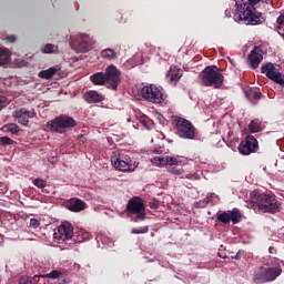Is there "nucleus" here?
<instances>
[{
	"mask_svg": "<svg viewBox=\"0 0 284 284\" xmlns=\"http://www.w3.org/2000/svg\"><path fill=\"white\" fill-rule=\"evenodd\" d=\"M250 199L246 201V207L257 210V212H263L264 214H276L281 207V202L273 194H266L255 190L251 192Z\"/></svg>",
	"mask_w": 284,
	"mask_h": 284,
	"instance_id": "obj_1",
	"label": "nucleus"
},
{
	"mask_svg": "<svg viewBox=\"0 0 284 284\" xmlns=\"http://www.w3.org/2000/svg\"><path fill=\"white\" fill-rule=\"evenodd\" d=\"M261 0H246V2L236 3L235 19L244 21L247 26H258L265 22L262 13H256L254 6H258Z\"/></svg>",
	"mask_w": 284,
	"mask_h": 284,
	"instance_id": "obj_2",
	"label": "nucleus"
},
{
	"mask_svg": "<svg viewBox=\"0 0 284 284\" xmlns=\"http://www.w3.org/2000/svg\"><path fill=\"white\" fill-rule=\"evenodd\" d=\"M283 274V268L281 264L276 262V260L272 261L271 264H265L261 266L253 275V283L263 284V283H272L278 278Z\"/></svg>",
	"mask_w": 284,
	"mask_h": 284,
	"instance_id": "obj_3",
	"label": "nucleus"
},
{
	"mask_svg": "<svg viewBox=\"0 0 284 284\" xmlns=\"http://www.w3.org/2000/svg\"><path fill=\"white\" fill-rule=\"evenodd\" d=\"M201 79L205 88H215V90H219L223 85L225 77L219 71V67L211 65L202 71Z\"/></svg>",
	"mask_w": 284,
	"mask_h": 284,
	"instance_id": "obj_4",
	"label": "nucleus"
},
{
	"mask_svg": "<svg viewBox=\"0 0 284 284\" xmlns=\"http://www.w3.org/2000/svg\"><path fill=\"white\" fill-rule=\"evenodd\" d=\"M45 128H48L50 132L63 134L65 130L77 128V120L69 115H58L53 120L48 121Z\"/></svg>",
	"mask_w": 284,
	"mask_h": 284,
	"instance_id": "obj_5",
	"label": "nucleus"
},
{
	"mask_svg": "<svg viewBox=\"0 0 284 284\" xmlns=\"http://www.w3.org/2000/svg\"><path fill=\"white\" fill-rule=\"evenodd\" d=\"M173 122L175 124V131L178 136H181V139H194L196 134V129L194 128V124L190 122V120H185L181 116H174Z\"/></svg>",
	"mask_w": 284,
	"mask_h": 284,
	"instance_id": "obj_6",
	"label": "nucleus"
},
{
	"mask_svg": "<svg viewBox=\"0 0 284 284\" xmlns=\"http://www.w3.org/2000/svg\"><path fill=\"white\" fill-rule=\"evenodd\" d=\"M111 163L113 168H115V170H119L120 172H134V170H136V168L139 166V163H133L130 155L125 154L112 156Z\"/></svg>",
	"mask_w": 284,
	"mask_h": 284,
	"instance_id": "obj_7",
	"label": "nucleus"
},
{
	"mask_svg": "<svg viewBox=\"0 0 284 284\" xmlns=\"http://www.w3.org/2000/svg\"><path fill=\"white\" fill-rule=\"evenodd\" d=\"M128 214H135V219L138 221H145V204L143 203V199L139 196H134L129 200L126 204Z\"/></svg>",
	"mask_w": 284,
	"mask_h": 284,
	"instance_id": "obj_8",
	"label": "nucleus"
},
{
	"mask_svg": "<svg viewBox=\"0 0 284 284\" xmlns=\"http://www.w3.org/2000/svg\"><path fill=\"white\" fill-rule=\"evenodd\" d=\"M262 74H265L267 79L271 81H274V83H277V85H282L284 88V79L283 73H281V70L274 65L272 62H267L261 68Z\"/></svg>",
	"mask_w": 284,
	"mask_h": 284,
	"instance_id": "obj_9",
	"label": "nucleus"
},
{
	"mask_svg": "<svg viewBox=\"0 0 284 284\" xmlns=\"http://www.w3.org/2000/svg\"><path fill=\"white\" fill-rule=\"evenodd\" d=\"M141 95L142 99H145V101H150L151 103H163L164 101L163 92L154 84L143 87Z\"/></svg>",
	"mask_w": 284,
	"mask_h": 284,
	"instance_id": "obj_10",
	"label": "nucleus"
},
{
	"mask_svg": "<svg viewBox=\"0 0 284 284\" xmlns=\"http://www.w3.org/2000/svg\"><path fill=\"white\" fill-rule=\"evenodd\" d=\"M104 79L106 87L111 90H116L121 84V71L115 65L111 64L105 69Z\"/></svg>",
	"mask_w": 284,
	"mask_h": 284,
	"instance_id": "obj_11",
	"label": "nucleus"
},
{
	"mask_svg": "<svg viewBox=\"0 0 284 284\" xmlns=\"http://www.w3.org/2000/svg\"><path fill=\"white\" fill-rule=\"evenodd\" d=\"M237 150L243 156H250V154L258 152V140H256L254 135H247L245 140L240 143Z\"/></svg>",
	"mask_w": 284,
	"mask_h": 284,
	"instance_id": "obj_12",
	"label": "nucleus"
},
{
	"mask_svg": "<svg viewBox=\"0 0 284 284\" xmlns=\"http://www.w3.org/2000/svg\"><path fill=\"white\" fill-rule=\"evenodd\" d=\"M74 236V227L69 222H63L59 227L58 232L54 233V239L57 241H62L68 243L70 241L72 243V239Z\"/></svg>",
	"mask_w": 284,
	"mask_h": 284,
	"instance_id": "obj_13",
	"label": "nucleus"
},
{
	"mask_svg": "<svg viewBox=\"0 0 284 284\" xmlns=\"http://www.w3.org/2000/svg\"><path fill=\"white\" fill-rule=\"evenodd\" d=\"M216 219L220 223H223L224 225H227L231 221L233 225H236L241 223V219H243V214H241V211L239 209H233L232 211H226L217 214Z\"/></svg>",
	"mask_w": 284,
	"mask_h": 284,
	"instance_id": "obj_14",
	"label": "nucleus"
},
{
	"mask_svg": "<svg viewBox=\"0 0 284 284\" xmlns=\"http://www.w3.org/2000/svg\"><path fill=\"white\" fill-rule=\"evenodd\" d=\"M89 36L80 33L79 37H71L72 48H78L79 52H88L90 50Z\"/></svg>",
	"mask_w": 284,
	"mask_h": 284,
	"instance_id": "obj_15",
	"label": "nucleus"
},
{
	"mask_svg": "<svg viewBox=\"0 0 284 284\" xmlns=\"http://www.w3.org/2000/svg\"><path fill=\"white\" fill-rule=\"evenodd\" d=\"M37 112L34 110L28 111V109L22 108L13 112V118L18 119V123L21 125H28L30 119H34Z\"/></svg>",
	"mask_w": 284,
	"mask_h": 284,
	"instance_id": "obj_16",
	"label": "nucleus"
},
{
	"mask_svg": "<svg viewBox=\"0 0 284 284\" xmlns=\"http://www.w3.org/2000/svg\"><path fill=\"white\" fill-rule=\"evenodd\" d=\"M248 64L252 70H256L261 62L263 61V49L260 47H254V49L248 53Z\"/></svg>",
	"mask_w": 284,
	"mask_h": 284,
	"instance_id": "obj_17",
	"label": "nucleus"
},
{
	"mask_svg": "<svg viewBox=\"0 0 284 284\" xmlns=\"http://www.w3.org/2000/svg\"><path fill=\"white\" fill-rule=\"evenodd\" d=\"M153 163H155L156 165H179V159L174 156H154Z\"/></svg>",
	"mask_w": 284,
	"mask_h": 284,
	"instance_id": "obj_18",
	"label": "nucleus"
},
{
	"mask_svg": "<svg viewBox=\"0 0 284 284\" xmlns=\"http://www.w3.org/2000/svg\"><path fill=\"white\" fill-rule=\"evenodd\" d=\"M104 99L105 98H103V95L97 91H88L84 94V100L87 101V103H101V101H103Z\"/></svg>",
	"mask_w": 284,
	"mask_h": 284,
	"instance_id": "obj_19",
	"label": "nucleus"
},
{
	"mask_svg": "<svg viewBox=\"0 0 284 284\" xmlns=\"http://www.w3.org/2000/svg\"><path fill=\"white\" fill-rule=\"evenodd\" d=\"M68 209L70 212H83V210H85V202L79 199H73L69 203Z\"/></svg>",
	"mask_w": 284,
	"mask_h": 284,
	"instance_id": "obj_20",
	"label": "nucleus"
},
{
	"mask_svg": "<svg viewBox=\"0 0 284 284\" xmlns=\"http://www.w3.org/2000/svg\"><path fill=\"white\" fill-rule=\"evenodd\" d=\"M88 239H90V233L80 229L75 234H73L71 243H83V241H88Z\"/></svg>",
	"mask_w": 284,
	"mask_h": 284,
	"instance_id": "obj_21",
	"label": "nucleus"
},
{
	"mask_svg": "<svg viewBox=\"0 0 284 284\" xmlns=\"http://www.w3.org/2000/svg\"><path fill=\"white\" fill-rule=\"evenodd\" d=\"M169 77H170V81H173L176 83V82L181 81V77H183V74L181 73V69H179V67L174 65V67L170 68Z\"/></svg>",
	"mask_w": 284,
	"mask_h": 284,
	"instance_id": "obj_22",
	"label": "nucleus"
},
{
	"mask_svg": "<svg viewBox=\"0 0 284 284\" xmlns=\"http://www.w3.org/2000/svg\"><path fill=\"white\" fill-rule=\"evenodd\" d=\"M94 85H106L105 73L98 72L90 77Z\"/></svg>",
	"mask_w": 284,
	"mask_h": 284,
	"instance_id": "obj_23",
	"label": "nucleus"
},
{
	"mask_svg": "<svg viewBox=\"0 0 284 284\" xmlns=\"http://www.w3.org/2000/svg\"><path fill=\"white\" fill-rule=\"evenodd\" d=\"M245 97L248 101H258L261 100V97H263V93H261V90L258 89H250L248 91H245Z\"/></svg>",
	"mask_w": 284,
	"mask_h": 284,
	"instance_id": "obj_24",
	"label": "nucleus"
},
{
	"mask_svg": "<svg viewBox=\"0 0 284 284\" xmlns=\"http://www.w3.org/2000/svg\"><path fill=\"white\" fill-rule=\"evenodd\" d=\"M57 72H59V68L51 67L47 70L40 71L39 77H40V79H52V77H54V74H57Z\"/></svg>",
	"mask_w": 284,
	"mask_h": 284,
	"instance_id": "obj_25",
	"label": "nucleus"
},
{
	"mask_svg": "<svg viewBox=\"0 0 284 284\" xmlns=\"http://www.w3.org/2000/svg\"><path fill=\"white\" fill-rule=\"evenodd\" d=\"M10 50L0 48V65H8L10 63Z\"/></svg>",
	"mask_w": 284,
	"mask_h": 284,
	"instance_id": "obj_26",
	"label": "nucleus"
},
{
	"mask_svg": "<svg viewBox=\"0 0 284 284\" xmlns=\"http://www.w3.org/2000/svg\"><path fill=\"white\" fill-rule=\"evenodd\" d=\"M101 58L108 61H114L116 59V52L113 49H104L101 51Z\"/></svg>",
	"mask_w": 284,
	"mask_h": 284,
	"instance_id": "obj_27",
	"label": "nucleus"
},
{
	"mask_svg": "<svg viewBox=\"0 0 284 284\" xmlns=\"http://www.w3.org/2000/svg\"><path fill=\"white\" fill-rule=\"evenodd\" d=\"M248 130L252 134H256V132H261L263 128L261 126L258 120H252L248 124Z\"/></svg>",
	"mask_w": 284,
	"mask_h": 284,
	"instance_id": "obj_28",
	"label": "nucleus"
},
{
	"mask_svg": "<svg viewBox=\"0 0 284 284\" xmlns=\"http://www.w3.org/2000/svg\"><path fill=\"white\" fill-rule=\"evenodd\" d=\"M140 123H142V125L146 128V130H152V128L154 126V121L145 115L140 119Z\"/></svg>",
	"mask_w": 284,
	"mask_h": 284,
	"instance_id": "obj_29",
	"label": "nucleus"
},
{
	"mask_svg": "<svg viewBox=\"0 0 284 284\" xmlns=\"http://www.w3.org/2000/svg\"><path fill=\"white\" fill-rule=\"evenodd\" d=\"M4 130H7V132H11V134H19V125L16 123L6 124Z\"/></svg>",
	"mask_w": 284,
	"mask_h": 284,
	"instance_id": "obj_30",
	"label": "nucleus"
},
{
	"mask_svg": "<svg viewBox=\"0 0 284 284\" xmlns=\"http://www.w3.org/2000/svg\"><path fill=\"white\" fill-rule=\"evenodd\" d=\"M207 203H210V197H205L204 200H200L199 202H195L194 207H196V210L207 207Z\"/></svg>",
	"mask_w": 284,
	"mask_h": 284,
	"instance_id": "obj_31",
	"label": "nucleus"
},
{
	"mask_svg": "<svg viewBox=\"0 0 284 284\" xmlns=\"http://www.w3.org/2000/svg\"><path fill=\"white\" fill-rule=\"evenodd\" d=\"M150 232L149 226H140L139 229H132L131 234H148Z\"/></svg>",
	"mask_w": 284,
	"mask_h": 284,
	"instance_id": "obj_32",
	"label": "nucleus"
},
{
	"mask_svg": "<svg viewBox=\"0 0 284 284\" xmlns=\"http://www.w3.org/2000/svg\"><path fill=\"white\" fill-rule=\"evenodd\" d=\"M58 48L54 44H45L43 48V53L44 54H52L57 52Z\"/></svg>",
	"mask_w": 284,
	"mask_h": 284,
	"instance_id": "obj_33",
	"label": "nucleus"
},
{
	"mask_svg": "<svg viewBox=\"0 0 284 284\" xmlns=\"http://www.w3.org/2000/svg\"><path fill=\"white\" fill-rule=\"evenodd\" d=\"M41 278H59L61 276V271H52L51 273L40 275Z\"/></svg>",
	"mask_w": 284,
	"mask_h": 284,
	"instance_id": "obj_34",
	"label": "nucleus"
},
{
	"mask_svg": "<svg viewBox=\"0 0 284 284\" xmlns=\"http://www.w3.org/2000/svg\"><path fill=\"white\" fill-rule=\"evenodd\" d=\"M33 184L36 185V187L43 190V187H45V185H48V182L43 179H36V180H33Z\"/></svg>",
	"mask_w": 284,
	"mask_h": 284,
	"instance_id": "obj_35",
	"label": "nucleus"
},
{
	"mask_svg": "<svg viewBox=\"0 0 284 284\" xmlns=\"http://www.w3.org/2000/svg\"><path fill=\"white\" fill-rule=\"evenodd\" d=\"M14 143L13 139H10L8 136L0 138V145H12Z\"/></svg>",
	"mask_w": 284,
	"mask_h": 284,
	"instance_id": "obj_36",
	"label": "nucleus"
},
{
	"mask_svg": "<svg viewBox=\"0 0 284 284\" xmlns=\"http://www.w3.org/2000/svg\"><path fill=\"white\" fill-rule=\"evenodd\" d=\"M168 172L170 174H174L175 176H180V174H183V169H179L176 166L168 169Z\"/></svg>",
	"mask_w": 284,
	"mask_h": 284,
	"instance_id": "obj_37",
	"label": "nucleus"
},
{
	"mask_svg": "<svg viewBox=\"0 0 284 284\" xmlns=\"http://www.w3.org/2000/svg\"><path fill=\"white\" fill-rule=\"evenodd\" d=\"M29 225H30V227H32L33 230H37V227H39V225H41V223H40L39 220H37V219H31Z\"/></svg>",
	"mask_w": 284,
	"mask_h": 284,
	"instance_id": "obj_38",
	"label": "nucleus"
},
{
	"mask_svg": "<svg viewBox=\"0 0 284 284\" xmlns=\"http://www.w3.org/2000/svg\"><path fill=\"white\" fill-rule=\"evenodd\" d=\"M8 99L3 95H0V110H3V108H6V105H8L7 103Z\"/></svg>",
	"mask_w": 284,
	"mask_h": 284,
	"instance_id": "obj_39",
	"label": "nucleus"
},
{
	"mask_svg": "<svg viewBox=\"0 0 284 284\" xmlns=\"http://www.w3.org/2000/svg\"><path fill=\"white\" fill-rule=\"evenodd\" d=\"M185 179H189L190 181H199V174L193 173V174H186Z\"/></svg>",
	"mask_w": 284,
	"mask_h": 284,
	"instance_id": "obj_40",
	"label": "nucleus"
},
{
	"mask_svg": "<svg viewBox=\"0 0 284 284\" xmlns=\"http://www.w3.org/2000/svg\"><path fill=\"white\" fill-rule=\"evenodd\" d=\"M151 210H159V201L153 200L150 202Z\"/></svg>",
	"mask_w": 284,
	"mask_h": 284,
	"instance_id": "obj_41",
	"label": "nucleus"
},
{
	"mask_svg": "<svg viewBox=\"0 0 284 284\" xmlns=\"http://www.w3.org/2000/svg\"><path fill=\"white\" fill-rule=\"evenodd\" d=\"M7 41H10V43H14V41H17V37L9 36V37H7Z\"/></svg>",
	"mask_w": 284,
	"mask_h": 284,
	"instance_id": "obj_42",
	"label": "nucleus"
},
{
	"mask_svg": "<svg viewBox=\"0 0 284 284\" xmlns=\"http://www.w3.org/2000/svg\"><path fill=\"white\" fill-rule=\"evenodd\" d=\"M153 152H154V154H161V151H159V150H154Z\"/></svg>",
	"mask_w": 284,
	"mask_h": 284,
	"instance_id": "obj_43",
	"label": "nucleus"
}]
</instances>
